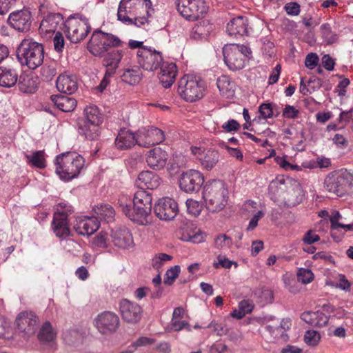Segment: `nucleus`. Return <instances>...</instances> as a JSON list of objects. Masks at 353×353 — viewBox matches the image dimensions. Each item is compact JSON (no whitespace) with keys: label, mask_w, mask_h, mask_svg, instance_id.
<instances>
[{"label":"nucleus","mask_w":353,"mask_h":353,"mask_svg":"<svg viewBox=\"0 0 353 353\" xmlns=\"http://www.w3.org/2000/svg\"><path fill=\"white\" fill-rule=\"evenodd\" d=\"M94 214L97 215L96 218L102 220L104 219L107 222L111 221L114 219L115 214L114 208L109 204H101L97 205L93 209Z\"/></svg>","instance_id":"a19ab883"},{"label":"nucleus","mask_w":353,"mask_h":353,"mask_svg":"<svg viewBox=\"0 0 353 353\" xmlns=\"http://www.w3.org/2000/svg\"><path fill=\"white\" fill-rule=\"evenodd\" d=\"M33 17L28 8L12 12L8 18V24L19 32H27L30 30Z\"/></svg>","instance_id":"dca6fc26"},{"label":"nucleus","mask_w":353,"mask_h":353,"mask_svg":"<svg viewBox=\"0 0 353 353\" xmlns=\"http://www.w3.org/2000/svg\"><path fill=\"white\" fill-rule=\"evenodd\" d=\"M342 219V216L339 211L334 210L330 216L331 223V230H338L339 225L341 223L339 220Z\"/></svg>","instance_id":"0e129e2a"},{"label":"nucleus","mask_w":353,"mask_h":353,"mask_svg":"<svg viewBox=\"0 0 353 353\" xmlns=\"http://www.w3.org/2000/svg\"><path fill=\"white\" fill-rule=\"evenodd\" d=\"M217 262H214L213 263V266L214 268L217 269L220 266L226 268L230 269L233 263H234L233 261L229 260L228 258L222 256H219L217 257Z\"/></svg>","instance_id":"680f3d73"},{"label":"nucleus","mask_w":353,"mask_h":353,"mask_svg":"<svg viewBox=\"0 0 353 353\" xmlns=\"http://www.w3.org/2000/svg\"><path fill=\"white\" fill-rule=\"evenodd\" d=\"M127 52V49L113 50L108 53L102 61V64L105 67L106 70L103 79L101 81L97 90L103 92L110 83V78L112 77L119 67V63Z\"/></svg>","instance_id":"9b49d317"},{"label":"nucleus","mask_w":353,"mask_h":353,"mask_svg":"<svg viewBox=\"0 0 353 353\" xmlns=\"http://www.w3.org/2000/svg\"><path fill=\"white\" fill-rule=\"evenodd\" d=\"M161 184V179L157 174L151 171H143L138 175L136 180V185L140 189L154 190Z\"/></svg>","instance_id":"b1692460"},{"label":"nucleus","mask_w":353,"mask_h":353,"mask_svg":"<svg viewBox=\"0 0 353 353\" xmlns=\"http://www.w3.org/2000/svg\"><path fill=\"white\" fill-rule=\"evenodd\" d=\"M100 226V221L95 216H80L76 220L74 228L81 235L90 236Z\"/></svg>","instance_id":"4be33fe9"},{"label":"nucleus","mask_w":353,"mask_h":353,"mask_svg":"<svg viewBox=\"0 0 353 353\" xmlns=\"http://www.w3.org/2000/svg\"><path fill=\"white\" fill-rule=\"evenodd\" d=\"M123 44L124 42L117 35L97 29L92 33L87 48L93 56L104 58L111 52L109 51L111 48L119 50V48L123 47Z\"/></svg>","instance_id":"f03ea898"},{"label":"nucleus","mask_w":353,"mask_h":353,"mask_svg":"<svg viewBox=\"0 0 353 353\" xmlns=\"http://www.w3.org/2000/svg\"><path fill=\"white\" fill-rule=\"evenodd\" d=\"M326 190L342 196L353 186V175L347 170L330 174L324 181Z\"/></svg>","instance_id":"1a4fd4ad"},{"label":"nucleus","mask_w":353,"mask_h":353,"mask_svg":"<svg viewBox=\"0 0 353 353\" xmlns=\"http://www.w3.org/2000/svg\"><path fill=\"white\" fill-rule=\"evenodd\" d=\"M54 164L56 174L61 179L68 181L79 174L85 160L80 154L68 152L57 156Z\"/></svg>","instance_id":"20e7f679"},{"label":"nucleus","mask_w":353,"mask_h":353,"mask_svg":"<svg viewBox=\"0 0 353 353\" xmlns=\"http://www.w3.org/2000/svg\"><path fill=\"white\" fill-rule=\"evenodd\" d=\"M181 268L179 265L171 267L168 269L165 274L163 283L165 285H171L175 279L178 277Z\"/></svg>","instance_id":"de8ad7c7"},{"label":"nucleus","mask_w":353,"mask_h":353,"mask_svg":"<svg viewBox=\"0 0 353 353\" xmlns=\"http://www.w3.org/2000/svg\"><path fill=\"white\" fill-rule=\"evenodd\" d=\"M204 182L203 174L195 170H189L181 174L179 179L180 188L188 193L198 191Z\"/></svg>","instance_id":"f3484780"},{"label":"nucleus","mask_w":353,"mask_h":353,"mask_svg":"<svg viewBox=\"0 0 353 353\" xmlns=\"http://www.w3.org/2000/svg\"><path fill=\"white\" fill-rule=\"evenodd\" d=\"M253 308L254 306L250 301L243 300L239 303L238 309L232 311L231 316L237 319H241L247 314L251 313Z\"/></svg>","instance_id":"37998d69"},{"label":"nucleus","mask_w":353,"mask_h":353,"mask_svg":"<svg viewBox=\"0 0 353 353\" xmlns=\"http://www.w3.org/2000/svg\"><path fill=\"white\" fill-rule=\"evenodd\" d=\"M320 240L319 236L312 230L307 231L303 239L304 243L307 244H312Z\"/></svg>","instance_id":"774afa93"},{"label":"nucleus","mask_w":353,"mask_h":353,"mask_svg":"<svg viewBox=\"0 0 353 353\" xmlns=\"http://www.w3.org/2000/svg\"><path fill=\"white\" fill-rule=\"evenodd\" d=\"M172 258V256L165 253L159 254L153 258L152 266L155 269L159 270L165 262L170 261Z\"/></svg>","instance_id":"603ef678"},{"label":"nucleus","mask_w":353,"mask_h":353,"mask_svg":"<svg viewBox=\"0 0 353 353\" xmlns=\"http://www.w3.org/2000/svg\"><path fill=\"white\" fill-rule=\"evenodd\" d=\"M56 85L59 92L72 94L78 89L77 77L66 72L63 73L58 77Z\"/></svg>","instance_id":"393cba45"},{"label":"nucleus","mask_w":353,"mask_h":353,"mask_svg":"<svg viewBox=\"0 0 353 353\" xmlns=\"http://www.w3.org/2000/svg\"><path fill=\"white\" fill-rule=\"evenodd\" d=\"M155 339L146 336H141L137 339L132 344V347L136 349L138 347L148 346L154 344Z\"/></svg>","instance_id":"bf43d9fd"},{"label":"nucleus","mask_w":353,"mask_h":353,"mask_svg":"<svg viewBox=\"0 0 353 353\" xmlns=\"http://www.w3.org/2000/svg\"><path fill=\"white\" fill-rule=\"evenodd\" d=\"M141 78L142 72L139 66L125 68L121 75V81L131 85L139 83Z\"/></svg>","instance_id":"c9c22d12"},{"label":"nucleus","mask_w":353,"mask_h":353,"mask_svg":"<svg viewBox=\"0 0 353 353\" xmlns=\"http://www.w3.org/2000/svg\"><path fill=\"white\" fill-rule=\"evenodd\" d=\"M39 79L33 73H25L20 76L18 86L25 93H34L38 88Z\"/></svg>","instance_id":"7c9ffc66"},{"label":"nucleus","mask_w":353,"mask_h":353,"mask_svg":"<svg viewBox=\"0 0 353 353\" xmlns=\"http://www.w3.org/2000/svg\"><path fill=\"white\" fill-rule=\"evenodd\" d=\"M283 8L287 14L290 16H297L301 12L300 5L296 2L288 3Z\"/></svg>","instance_id":"13d9d810"},{"label":"nucleus","mask_w":353,"mask_h":353,"mask_svg":"<svg viewBox=\"0 0 353 353\" xmlns=\"http://www.w3.org/2000/svg\"><path fill=\"white\" fill-rule=\"evenodd\" d=\"M18 81V72L11 65L0 67V85L5 88L14 86Z\"/></svg>","instance_id":"c756f323"},{"label":"nucleus","mask_w":353,"mask_h":353,"mask_svg":"<svg viewBox=\"0 0 353 353\" xmlns=\"http://www.w3.org/2000/svg\"><path fill=\"white\" fill-rule=\"evenodd\" d=\"M94 325L103 335L114 334L120 326L119 316L111 311H104L99 314L94 320Z\"/></svg>","instance_id":"ddd939ff"},{"label":"nucleus","mask_w":353,"mask_h":353,"mask_svg":"<svg viewBox=\"0 0 353 353\" xmlns=\"http://www.w3.org/2000/svg\"><path fill=\"white\" fill-rule=\"evenodd\" d=\"M248 20L246 17L238 16L232 19L228 23L226 29L231 36H243L248 33Z\"/></svg>","instance_id":"cd10ccee"},{"label":"nucleus","mask_w":353,"mask_h":353,"mask_svg":"<svg viewBox=\"0 0 353 353\" xmlns=\"http://www.w3.org/2000/svg\"><path fill=\"white\" fill-rule=\"evenodd\" d=\"M63 20L61 14L59 13H50L46 16L41 21L39 26V30L41 32L52 33L55 32L59 24Z\"/></svg>","instance_id":"2f4dec72"},{"label":"nucleus","mask_w":353,"mask_h":353,"mask_svg":"<svg viewBox=\"0 0 353 353\" xmlns=\"http://www.w3.org/2000/svg\"><path fill=\"white\" fill-rule=\"evenodd\" d=\"M38 316L32 312H20L16 319L17 328L28 336L34 334L38 325Z\"/></svg>","instance_id":"aec40b11"},{"label":"nucleus","mask_w":353,"mask_h":353,"mask_svg":"<svg viewBox=\"0 0 353 353\" xmlns=\"http://www.w3.org/2000/svg\"><path fill=\"white\" fill-rule=\"evenodd\" d=\"M79 125L80 134L84 135L87 139L96 140L99 137L100 125L91 124L85 121H82Z\"/></svg>","instance_id":"4c0bfd02"},{"label":"nucleus","mask_w":353,"mask_h":353,"mask_svg":"<svg viewBox=\"0 0 353 353\" xmlns=\"http://www.w3.org/2000/svg\"><path fill=\"white\" fill-rule=\"evenodd\" d=\"M159 79L165 88H170L175 81L177 68L174 63H162Z\"/></svg>","instance_id":"bb28decb"},{"label":"nucleus","mask_w":353,"mask_h":353,"mask_svg":"<svg viewBox=\"0 0 353 353\" xmlns=\"http://www.w3.org/2000/svg\"><path fill=\"white\" fill-rule=\"evenodd\" d=\"M259 112L263 119L272 118L274 116L273 103H263L261 104L259 108Z\"/></svg>","instance_id":"09e8293b"},{"label":"nucleus","mask_w":353,"mask_h":353,"mask_svg":"<svg viewBox=\"0 0 353 353\" xmlns=\"http://www.w3.org/2000/svg\"><path fill=\"white\" fill-rule=\"evenodd\" d=\"M50 98L54 105L62 112H72L77 106V101L73 97L57 94L52 95Z\"/></svg>","instance_id":"72a5a7b5"},{"label":"nucleus","mask_w":353,"mask_h":353,"mask_svg":"<svg viewBox=\"0 0 353 353\" xmlns=\"http://www.w3.org/2000/svg\"><path fill=\"white\" fill-rule=\"evenodd\" d=\"M54 50L58 52H61L64 48L65 40L61 32H57L53 39Z\"/></svg>","instance_id":"6e6d98bb"},{"label":"nucleus","mask_w":353,"mask_h":353,"mask_svg":"<svg viewBox=\"0 0 353 353\" xmlns=\"http://www.w3.org/2000/svg\"><path fill=\"white\" fill-rule=\"evenodd\" d=\"M112 241L115 246L121 248H128L133 245L132 234L125 228H119L112 231Z\"/></svg>","instance_id":"c85d7f7f"},{"label":"nucleus","mask_w":353,"mask_h":353,"mask_svg":"<svg viewBox=\"0 0 353 353\" xmlns=\"http://www.w3.org/2000/svg\"><path fill=\"white\" fill-rule=\"evenodd\" d=\"M152 198L151 194L145 190H137L133 198V205L152 210Z\"/></svg>","instance_id":"ea45409f"},{"label":"nucleus","mask_w":353,"mask_h":353,"mask_svg":"<svg viewBox=\"0 0 353 353\" xmlns=\"http://www.w3.org/2000/svg\"><path fill=\"white\" fill-rule=\"evenodd\" d=\"M223 129L228 132L236 131L239 129V123L234 119H230L223 124Z\"/></svg>","instance_id":"69168bd1"},{"label":"nucleus","mask_w":353,"mask_h":353,"mask_svg":"<svg viewBox=\"0 0 353 353\" xmlns=\"http://www.w3.org/2000/svg\"><path fill=\"white\" fill-rule=\"evenodd\" d=\"M73 208L67 203H59L56 208L52 222V228L57 237L67 238L70 233L68 217L73 213Z\"/></svg>","instance_id":"6e6552de"},{"label":"nucleus","mask_w":353,"mask_h":353,"mask_svg":"<svg viewBox=\"0 0 353 353\" xmlns=\"http://www.w3.org/2000/svg\"><path fill=\"white\" fill-rule=\"evenodd\" d=\"M85 115L86 119L85 122L91 123V124L101 125L103 123V114L99 109L95 105H90L85 108Z\"/></svg>","instance_id":"79ce46f5"},{"label":"nucleus","mask_w":353,"mask_h":353,"mask_svg":"<svg viewBox=\"0 0 353 353\" xmlns=\"http://www.w3.org/2000/svg\"><path fill=\"white\" fill-rule=\"evenodd\" d=\"M152 210H145V208H141L139 205H132L128 218L140 225H147L150 223L148 219Z\"/></svg>","instance_id":"f704fd0d"},{"label":"nucleus","mask_w":353,"mask_h":353,"mask_svg":"<svg viewBox=\"0 0 353 353\" xmlns=\"http://www.w3.org/2000/svg\"><path fill=\"white\" fill-rule=\"evenodd\" d=\"M137 139L139 146L149 148L162 143L165 139V134L161 129L150 127L148 129L139 130L137 132Z\"/></svg>","instance_id":"6ab92c4d"},{"label":"nucleus","mask_w":353,"mask_h":353,"mask_svg":"<svg viewBox=\"0 0 353 353\" xmlns=\"http://www.w3.org/2000/svg\"><path fill=\"white\" fill-rule=\"evenodd\" d=\"M17 57L22 65L35 70L43 63L44 48L32 39H24L17 48Z\"/></svg>","instance_id":"7ed1b4c3"},{"label":"nucleus","mask_w":353,"mask_h":353,"mask_svg":"<svg viewBox=\"0 0 353 353\" xmlns=\"http://www.w3.org/2000/svg\"><path fill=\"white\" fill-rule=\"evenodd\" d=\"M299 111L295 107L287 104L285 105L282 116L285 119H296L299 116Z\"/></svg>","instance_id":"5fc2aeb1"},{"label":"nucleus","mask_w":353,"mask_h":353,"mask_svg":"<svg viewBox=\"0 0 353 353\" xmlns=\"http://www.w3.org/2000/svg\"><path fill=\"white\" fill-rule=\"evenodd\" d=\"M320 340L319 334L314 330H308L304 336V341L306 344L314 346L316 345Z\"/></svg>","instance_id":"864d4df0"},{"label":"nucleus","mask_w":353,"mask_h":353,"mask_svg":"<svg viewBox=\"0 0 353 353\" xmlns=\"http://www.w3.org/2000/svg\"><path fill=\"white\" fill-rule=\"evenodd\" d=\"M56 74L57 70L53 65L45 63L42 65L40 70V76L43 81H51Z\"/></svg>","instance_id":"49530a36"},{"label":"nucleus","mask_w":353,"mask_h":353,"mask_svg":"<svg viewBox=\"0 0 353 353\" xmlns=\"http://www.w3.org/2000/svg\"><path fill=\"white\" fill-rule=\"evenodd\" d=\"M252 54L250 49L240 44H227L223 48L224 62L232 71L241 70L244 68L245 60Z\"/></svg>","instance_id":"423d86ee"},{"label":"nucleus","mask_w":353,"mask_h":353,"mask_svg":"<svg viewBox=\"0 0 353 353\" xmlns=\"http://www.w3.org/2000/svg\"><path fill=\"white\" fill-rule=\"evenodd\" d=\"M215 246L218 249H226L231 246L232 239L225 234L218 236L214 240Z\"/></svg>","instance_id":"3c124183"},{"label":"nucleus","mask_w":353,"mask_h":353,"mask_svg":"<svg viewBox=\"0 0 353 353\" xmlns=\"http://www.w3.org/2000/svg\"><path fill=\"white\" fill-rule=\"evenodd\" d=\"M108 239V234L101 232L94 238L92 243L99 248H106Z\"/></svg>","instance_id":"052dcab7"},{"label":"nucleus","mask_w":353,"mask_h":353,"mask_svg":"<svg viewBox=\"0 0 353 353\" xmlns=\"http://www.w3.org/2000/svg\"><path fill=\"white\" fill-rule=\"evenodd\" d=\"M137 62L143 70L154 71L163 63L161 52L151 48L137 50Z\"/></svg>","instance_id":"4468645a"},{"label":"nucleus","mask_w":353,"mask_h":353,"mask_svg":"<svg viewBox=\"0 0 353 353\" xmlns=\"http://www.w3.org/2000/svg\"><path fill=\"white\" fill-rule=\"evenodd\" d=\"M208 327H213L214 332H216L218 336L226 334L228 332L227 328L223 323H215L214 321H212L209 324Z\"/></svg>","instance_id":"338daca9"},{"label":"nucleus","mask_w":353,"mask_h":353,"mask_svg":"<svg viewBox=\"0 0 353 353\" xmlns=\"http://www.w3.org/2000/svg\"><path fill=\"white\" fill-rule=\"evenodd\" d=\"M119 310L122 319L128 323H137L142 318L143 309L137 303L123 299L119 302Z\"/></svg>","instance_id":"a211bd4d"},{"label":"nucleus","mask_w":353,"mask_h":353,"mask_svg":"<svg viewBox=\"0 0 353 353\" xmlns=\"http://www.w3.org/2000/svg\"><path fill=\"white\" fill-rule=\"evenodd\" d=\"M27 163L32 167L39 169H43L46 167V160L43 150H37L32 152L31 154H25Z\"/></svg>","instance_id":"58836bf2"},{"label":"nucleus","mask_w":353,"mask_h":353,"mask_svg":"<svg viewBox=\"0 0 353 353\" xmlns=\"http://www.w3.org/2000/svg\"><path fill=\"white\" fill-rule=\"evenodd\" d=\"M185 205L188 214L194 217L198 216L203 209V204L192 199H187Z\"/></svg>","instance_id":"a18cd8bd"},{"label":"nucleus","mask_w":353,"mask_h":353,"mask_svg":"<svg viewBox=\"0 0 353 353\" xmlns=\"http://www.w3.org/2000/svg\"><path fill=\"white\" fill-rule=\"evenodd\" d=\"M314 326L319 327L326 325L329 321V317L322 312H315V316H314Z\"/></svg>","instance_id":"4d7b16f0"},{"label":"nucleus","mask_w":353,"mask_h":353,"mask_svg":"<svg viewBox=\"0 0 353 353\" xmlns=\"http://www.w3.org/2000/svg\"><path fill=\"white\" fill-rule=\"evenodd\" d=\"M154 210L160 219L171 220L178 213V204L173 199L164 197L159 200L154 205Z\"/></svg>","instance_id":"412c9836"},{"label":"nucleus","mask_w":353,"mask_h":353,"mask_svg":"<svg viewBox=\"0 0 353 353\" xmlns=\"http://www.w3.org/2000/svg\"><path fill=\"white\" fill-rule=\"evenodd\" d=\"M168 158L167 152L159 147L150 150L145 154V161L148 165L156 170L165 167Z\"/></svg>","instance_id":"5701e85b"},{"label":"nucleus","mask_w":353,"mask_h":353,"mask_svg":"<svg viewBox=\"0 0 353 353\" xmlns=\"http://www.w3.org/2000/svg\"><path fill=\"white\" fill-rule=\"evenodd\" d=\"M216 85L221 95L231 98L235 92V83L228 76L223 75L218 78Z\"/></svg>","instance_id":"e433bc0d"},{"label":"nucleus","mask_w":353,"mask_h":353,"mask_svg":"<svg viewBox=\"0 0 353 353\" xmlns=\"http://www.w3.org/2000/svg\"><path fill=\"white\" fill-rule=\"evenodd\" d=\"M190 150L192 154L199 161L202 168L206 170H211L219 162V152L212 148L207 149L201 143L192 145Z\"/></svg>","instance_id":"2eb2a0df"},{"label":"nucleus","mask_w":353,"mask_h":353,"mask_svg":"<svg viewBox=\"0 0 353 353\" xmlns=\"http://www.w3.org/2000/svg\"><path fill=\"white\" fill-rule=\"evenodd\" d=\"M150 0H121L119 3L117 18L126 25L141 27L148 22L153 11Z\"/></svg>","instance_id":"f257e3e1"},{"label":"nucleus","mask_w":353,"mask_h":353,"mask_svg":"<svg viewBox=\"0 0 353 353\" xmlns=\"http://www.w3.org/2000/svg\"><path fill=\"white\" fill-rule=\"evenodd\" d=\"M319 57L316 53L308 54L305 60V65L309 69L314 68L319 63Z\"/></svg>","instance_id":"e2e57ef3"},{"label":"nucleus","mask_w":353,"mask_h":353,"mask_svg":"<svg viewBox=\"0 0 353 353\" xmlns=\"http://www.w3.org/2000/svg\"><path fill=\"white\" fill-rule=\"evenodd\" d=\"M205 82L192 75L183 76L179 82L178 92L188 102H194L203 97Z\"/></svg>","instance_id":"0eeeda50"},{"label":"nucleus","mask_w":353,"mask_h":353,"mask_svg":"<svg viewBox=\"0 0 353 353\" xmlns=\"http://www.w3.org/2000/svg\"><path fill=\"white\" fill-rule=\"evenodd\" d=\"M114 144L119 150H128L136 144L138 145L137 133L134 134L130 130L122 129L119 132Z\"/></svg>","instance_id":"a878e982"},{"label":"nucleus","mask_w":353,"mask_h":353,"mask_svg":"<svg viewBox=\"0 0 353 353\" xmlns=\"http://www.w3.org/2000/svg\"><path fill=\"white\" fill-rule=\"evenodd\" d=\"M65 28L68 39L74 43L83 40L91 30V26L86 18L68 19Z\"/></svg>","instance_id":"f8f14e48"},{"label":"nucleus","mask_w":353,"mask_h":353,"mask_svg":"<svg viewBox=\"0 0 353 353\" xmlns=\"http://www.w3.org/2000/svg\"><path fill=\"white\" fill-rule=\"evenodd\" d=\"M297 279L302 283L307 284L312 281L314 274L310 270L301 268L297 273Z\"/></svg>","instance_id":"8fccbe9b"},{"label":"nucleus","mask_w":353,"mask_h":353,"mask_svg":"<svg viewBox=\"0 0 353 353\" xmlns=\"http://www.w3.org/2000/svg\"><path fill=\"white\" fill-rule=\"evenodd\" d=\"M175 4L180 14L189 21L199 19L208 10L203 0H176Z\"/></svg>","instance_id":"9d476101"},{"label":"nucleus","mask_w":353,"mask_h":353,"mask_svg":"<svg viewBox=\"0 0 353 353\" xmlns=\"http://www.w3.org/2000/svg\"><path fill=\"white\" fill-rule=\"evenodd\" d=\"M203 197L210 212H216L222 210L228 201V190L224 182L214 180L208 183L204 187Z\"/></svg>","instance_id":"39448f33"},{"label":"nucleus","mask_w":353,"mask_h":353,"mask_svg":"<svg viewBox=\"0 0 353 353\" xmlns=\"http://www.w3.org/2000/svg\"><path fill=\"white\" fill-rule=\"evenodd\" d=\"M133 199L126 194H121L118 199V206L122 212L128 216L133 205Z\"/></svg>","instance_id":"c03bdc74"},{"label":"nucleus","mask_w":353,"mask_h":353,"mask_svg":"<svg viewBox=\"0 0 353 353\" xmlns=\"http://www.w3.org/2000/svg\"><path fill=\"white\" fill-rule=\"evenodd\" d=\"M39 341L43 345H49L52 348L55 349L54 341L57 337V333L54 330L51 323L49 321L45 322L41 327L38 335Z\"/></svg>","instance_id":"473e14b6"}]
</instances>
